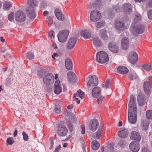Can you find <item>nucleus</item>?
Listing matches in <instances>:
<instances>
[{
	"label": "nucleus",
	"mask_w": 152,
	"mask_h": 152,
	"mask_svg": "<svg viewBox=\"0 0 152 152\" xmlns=\"http://www.w3.org/2000/svg\"><path fill=\"white\" fill-rule=\"evenodd\" d=\"M136 100L134 96H130L128 104V120L131 124H135L137 121V108Z\"/></svg>",
	"instance_id": "f257e3e1"
},
{
	"label": "nucleus",
	"mask_w": 152,
	"mask_h": 152,
	"mask_svg": "<svg viewBox=\"0 0 152 152\" xmlns=\"http://www.w3.org/2000/svg\"><path fill=\"white\" fill-rule=\"evenodd\" d=\"M28 5L26 10V13L27 16L31 20H34L36 16L35 12V7L37 5L35 0H28Z\"/></svg>",
	"instance_id": "f03ea898"
},
{
	"label": "nucleus",
	"mask_w": 152,
	"mask_h": 152,
	"mask_svg": "<svg viewBox=\"0 0 152 152\" xmlns=\"http://www.w3.org/2000/svg\"><path fill=\"white\" fill-rule=\"evenodd\" d=\"M96 61L100 63H105L109 60L108 54L105 51H99L96 53Z\"/></svg>",
	"instance_id": "7ed1b4c3"
},
{
	"label": "nucleus",
	"mask_w": 152,
	"mask_h": 152,
	"mask_svg": "<svg viewBox=\"0 0 152 152\" xmlns=\"http://www.w3.org/2000/svg\"><path fill=\"white\" fill-rule=\"evenodd\" d=\"M132 33L134 36L142 33L145 31L144 26L142 24L134 25L132 23L130 27Z\"/></svg>",
	"instance_id": "20e7f679"
},
{
	"label": "nucleus",
	"mask_w": 152,
	"mask_h": 152,
	"mask_svg": "<svg viewBox=\"0 0 152 152\" xmlns=\"http://www.w3.org/2000/svg\"><path fill=\"white\" fill-rule=\"evenodd\" d=\"M86 83L87 87L89 88L91 86H96L98 83V79L96 75H91L86 78Z\"/></svg>",
	"instance_id": "39448f33"
},
{
	"label": "nucleus",
	"mask_w": 152,
	"mask_h": 152,
	"mask_svg": "<svg viewBox=\"0 0 152 152\" xmlns=\"http://www.w3.org/2000/svg\"><path fill=\"white\" fill-rule=\"evenodd\" d=\"M101 18V13L98 10H94L90 13V19L92 22H95L99 21Z\"/></svg>",
	"instance_id": "423d86ee"
},
{
	"label": "nucleus",
	"mask_w": 152,
	"mask_h": 152,
	"mask_svg": "<svg viewBox=\"0 0 152 152\" xmlns=\"http://www.w3.org/2000/svg\"><path fill=\"white\" fill-rule=\"evenodd\" d=\"M69 31L68 30H62L60 31L57 35L58 41L61 42H65L69 35Z\"/></svg>",
	"instance_id": "0eeeda50"
},
{
	"label": "nucleus",
	"mask_w": 152,
	"mask_h": 152,
	"mask_svg": "<svg viewBox=\"0 0 152 152\" xmlns=\"http://www.w3.org/2000/svg\"><path fill=\"white\" fill-rule=\"evenodd\" d=\"M148 80H146L144 82L143 88L144 91L146 94H149L152 88V78Z\"/></svg>",
	"instance_id": "6e6552de"
},
{
	"label": "nucleus",
	"mask_w": 152,
	"mask_h": 152,
	"mask_svg": "<svg viewBox=\"0 0 152 152\" xmlns=\"http://www.w3.org/2000/svg\"><path fill=\"white\" fill-rule=\"evenodd\" d=\"M124 19L121 21H116L114 24V27L115 29L120 31H123L126 28V26L125 25Z\"/></svg>",
	"instance_id": "1a4fd4ad"
},
{
	"label": "nucleus",
	"mask_w": 152,
	"mask_h": 152,
	"mask_svg": "<svg viewBox=\"0 0 152 152\" xmlns=\"http://www.w3.org/2000/svg\"><path fill=\"white\" fill-rule=\"evenodd\" d=\"M43 82L46 85L49 86L53 84L54 82V78L53 74L49 73L45 75L43 78Z\"/></svg>",
	"instance_id": "9d476101"
},
{
	"label": "nucleus",
	"mask_w": 152,
	"mask_h": 152,
	"mask_svg": "<svg viewBox=\"0 0 152 152\" xmlns=\"http://www.w3.org/2000/svg\"><path fill=\"white\" fill-rule=\"evenodd\" d=\"M15 20L18 22H23L26 19L25 15L22 11L18 10L15 13Z\"/></svg>",
	"instance_id": "9b49d317"
},
{
	"label": "nucleus",
	"mask_w": 152,
	"mask_h": 152,
	"mask_svg": "<svg viewBox=\"0 0 152 152\" xmlns=\"http://www.w3.org/2000/svg\"><path fill=\"white\" fill-rule=\"evenodd\" d=\"M56 132L59 135L64 136L67 133L68 130L65 126L63 125L60 124L58 126V129Z\"/></svg>",
	"instance_id": "f8f14e48"
},
{
	"label": "nucleus",
	"mask_w": 152,
	"mask_h": 152,
	"mask_svg": "<svg viewBox=\"0 0 152 152\" xmlns=\"http://www.w3.org/2000/svg\"><path fill=\"white\" fill-rule=\"evenodd\" d=\"M138 56L137 54L134 51L129 53L128 57V61L132 64H134L137 61Z\"/></svg>",
	"instance_id": "ddd939ff"
},
{
	"label": "nucleus",
	"mask_w": 152,
	"mask_h": 152,
	"mask_svg": "<svg viewBox=\"0 0 152 152\" xmlns=\"http://www.w3.org/2000/svg\"><path fill=\"white\" fill-rule=\"evenodd\" d=\"M129 148L132 152H138L140 149V145L138 142L133 141L130 143Z\"/></svg>",
	"instance_id": "4468645a"
},
{
	"label": "nucleus",
	"mask_w": 152,
	"mask_h": 152,
	"mask_svg": "<svg viewBox=\"0 0 152 152\" xmlns=\"http://www.w3.org/2000/svg\"><path fill=\"white\" fill-rule=\"evenodd\" d=\"M129 133V132L127 129L122 127L118 131V134L120 137L125 138L128 136Z\"/></svg>",
	"instance_id": "2eb2a0df"
},
{
	"label": "nucleus",
	"mask_w": 152,
	"mask_h": 152,
	"mask_svg": "<svg viewBox=\"0 0 152 152\" xmlns=\"http://www.w3.org/2000/svg\"><path fill=\"white\" fill-rule=\"evenodd\" d=\"M61 91L62 89L60 81L59 80H57L55 82L54 92L56 94H58L61 92Z\"/></svg>",
	"instance_id": "dca6fc26"
},
{
	"label": "nucleus",
	"mask_w": 152,
	"mask_h": 152,
	"mask_svg": "<svg viewBox=\"0 0 152 152\" xmlns=\"http://www.w3.org/2000/svg\"><path fill=\"white\" fill-rule=\"evenodd\" d=\"M99 126V123L96 119L92 120L89 125V127L90 130L93 131H95Z\"/></svg>",
	"instance_id": "f3484780"
},
{
	"label": "nucleus",
	"mask_w": 152,
	"mask_h": 152,
	"mask_svg": "<svg viewBox=\"0 0 152 152\" xmlns=\"http://www.w3.org/2000/svg\"><path fill=\"white\" fill-rule=\"evenodd\" d=\"M76 41L77 39L75 37H71L68 41L67 48L69 49H72L75 47Z\"/></svg>",
	"instance_id": "a211bd4d"
},
{
	"label": "nucleus",
	"mask_w": 152,
	"mask_h": 152,
	"mask_svg": "<svg viewBox=\"0 0 152 152\" xmlns=\"http://www.w3.org/2000/svg\"><path fill=\"white\" fill-rule=\"evenodd\" d=\"M70 119V121H67V124L68 127L69 129V131L70 132H72L73 129V126L71 123H75V121L77 120V118L75 115H72Z\"/></svg>",
	"instance_id": "6ab92c4d"
},
{
	"label": "nucleus",
	"mask_w": 152,
	"mask_h": 152,
	"mask_svg": "<svg viewBox=\"0 0 152 152\" xmlns=\"http://www.w3.org/2000/svg\"><path fill=\"white\" fill-rule=\"evenodd\" d=\"M129 45V39L127 37L123 38L121 41V47L122 49L125 50L128 49Z\"/></svg>",
	"instance_id": "aec40b11"
},
{
	"label": "nucleus",
	"mask_w": 152,
	"mask_h": 152,
	"mask_svg": "<svg viewBox=\"0 0 152 152\" xmlns=\"http://www.w3.org/2000/svg\"><path fill=\"white\" fill-rule=\"evenodd\" d=\"M92 30L89 29H85L81 32V36L85 39H89L91 36Z\"/></svg>",
	"instance_id": "412c9836"
},
{
	"label": "nucleus",
	"mask_w": 152,
	"mask_h": 152,
	"mask_svg": "<svg viewBox=\"0 0 152 152\" xmlns=\"http://www.w3.org/2000/svg\"><path fill=\"white\" fill-rule=\"evenodd\" d=\"M68 80L70 83L75 82L76 80V77L75 74L72 72H69L67 74Z\"/></svg>",
	"instance_id": "4be33fe9"
},
{
	"label": "nucleus",
	"mask_w": 152,
	"mask_h": 152,
	"mask_svg": "<svg viewBox=\"0 0 152 152\" xmlns=\"http://www.w3.org/2000/svg\"><path fill=\"white\" fill-rule=\"evenodd\" d=\"M131 139L135 140L137 141H140L141 140V137L139 133L136 131L132 132L130 136Z\"/></svg>",
	"instance_id": "5701e85b"
},
{
	"label": "nucleus",
	"mask_w": 152,
	"mask_h": 152,
	"mask_svg": "<svg viewBox=\"0 0 152 152\" xmlns=\"http://www.w3.org/2000/svg\"><path fill=\"white\" fill-rule=\"evenodd\" d=\"M122 9L124 12L126 13L129 14L132 11V5L128 3H126L123 5Z\"/></svg>",
	"instance_id": "b1692460"
},
{
	"label": "nucleus",
	"mask_w": 152,
	"mask_h": 152,
	"mask_svg": "<svg viewBox=\"0 0 152 152\" xmlns=\"http://www.w3.org/2000/svg\"><path fill=\"white\" fill-rule=\"evenodd\" d=\"M111 52L117 53L119 51V49L118 46L114 42L110 43L108 46Z\"/></svg>",
	"instance_id": "393cba45"
},
{
	"label": "nucleus",
	"mask_w": 152,
	"mask_h": 152,
	"mask_svg": "<svg viewBox=\"0 0 152 152\" xmlns=\"http://www.w3.org/2000/svg\"><path fill=\"white\" fill-rule=\"evenodd\" d=\"M94 45L96 48L102 46V44L101 40L98 37H94L93 39Z\"/></svg>",
	"instance_id": "a878e982"
},
{
	"label": "nucleus",
	"mask_w": 152,
	"mask_h": 152,
	"mask_svg": "<svg viewBox=\"0 0 152 152\" xmlns=\"http://www.w3.org/2000/svg\"><path fill=\"white\" fill-rule=\"evenodd\" d=\"M149 124L146 120L142 121L141 127L142 131L144 132L147 133L148 128Z\"/></svg>",
	"instance_id": "bb28decb"
},
{
	"label": "nucleus",
	"mask_w": 152,
	"mask_h": 152,
	"mask_svg": "<svg viewBox=\"0 0 152 152\" xmlns=\"http://www.w3.org/2000/svg\"><path fill=\"white\" fill-rule=\"evenodd\" d=\"M65 66L68 70H70L72 68V63L71 59L67 58L65 59Z\"/></svg>",
	"instance_id": "cd10ccee"
},
{
	"label": "nucleus",
	"mask_w": 152,
	"mask_h": 152,
	"mask_svg": "<svg viewBox=\"0 0 152 152\" xmlns=\"http://www.w3.org/2000/svg\"><path fill=\"white\" fill-rule=\"evenodd\" d=\"M118 72L122 74H125L128 72V69L125 66H120L117 68Z\"/></svg>",
	"instance_id": "c85d7f7f"
},
{
	"label": "nucleus",
	"mask_w": 152,
	"mask_h": 152,
	"mask_svg": "<svg viewBox=\"0 0 152 152\" xmlns=\"http://www.w3.org/2000/svg\"><path fill=\"white\" fill-rule=\"evenodd\" d=\"M101 89L99 87H95L92 90V95H101Z\"/></svg>",
	"instance_id": "c756f323"
},
{
	"label": "nucleus",
	"mask_w": 152,
	"mask_h": 152,
	"mask_svg": "<svg viewBox=\"0 0 152 152\" xmlns=\"http://www.w3.org/2000/svg\"><path fill=\"white\" fill-rule=\"evenodd\" d=\"M107 31L105 29L100 31L99 35L101 37L103 40H106L108 39V36L107 35Z\"/></svg>",
	"instance_id": "7c9ffc66"
},
{
	"label": "nucleus",
	"mask_w": 152,
	"mask_h": 152,
	"mask_svg": "<svg viewBox=\"0 0 152 152\" xmlns=\"http://www.w3.org/2000/svg\"><path fill=\"white\" fill-rule=\"evenodd\" d=\"M61 105H59V100H56L55 105L54 106L55 112L56 113L59 114L61 112Z\"/></svg>",
	"instance_id": "2f4dec72"
},
{
	"label": "nucleus",
	"mask_w": 152,
	"mask_h": 152,
	"mask_svg": "<svg viewBox=\"0 0 152 152\" xmlns=\"http://www.w3.org/2000/svg\"><path fill=\"white\" fill-rule=\"evenodd\" d=\"M129 78L132 81H136L138 78V76L134 72H130L128 75Z\"/></svg>",
	"instance_id": "473e14b6"
},
{
	"label": "nucleus",
	"mask_w": 152,
	"mask_h": 152,
	"mask_svg": "<svg viewBox=\"0 0 152 152\" xmlns=\"http://www.w3.org/2000/svg\"><path fill=\"white\" fill-rule=\"evenodd\" d=\"M100 146V144L96 140H94L91 142V147L94 150H98Z\"/></svg>",
	"instance_id": "72a5a7b5"
},
{
	"label": "nucleus",
	"mask_w": 152,
	"mask_h": 152,
	"mask_svg": "<svg viewBox=\"0 0 152 152\" xmlns=\"http://www.w3.org/2000/svg\"><path fill=\"white\" fill-rule=\"evenodd\" d=\"M144 96H138L137 102L139 106H142L144 104Z\"/></svg>",
	"instance_id": "f704fd0d"
},
{
	"label": "nucleus",
	"mask_w": 152,
	"mask_h": 152,
	"mask_svg": "<svg viewBox=\"0 0 152 152\" xmlns=\"http://www.w3.org/2000/svg\"><path fill=\"white\" fill-rule=\"evenodd\" d=\"M12 6L11 3L8 1L3 2V8L6 10H8L11 8Z\"/></svg>",
	"instance_id": "c9c22d12"
},
{
	"label": "nucleus",
	"mask_w": 152,
	"mask_h": 152,
	"mask_svg": "<svg viewBox=\"0 0 152 152\" xmlns=\"http://www.w3.org/2000/svg\"><path fill=\"white\" fill-rule=\"evenodd\" d=\"M141 19L142 17L139 14H137L135 15L132 23L134 25L137 24V23L141 21Z\"/></svg>",
	"instance_id": "e433bc0d"
},
{
	"label": "nucleus",
	"mask_w": 152,
	"mask_h": 152,
	"mask_svg": "<svg viewBox=\"0 0 152 152\" xmlns=\"http://www.w3.org/2000/svg\"><path fill=\"white\" fill-rule=\"evenodd\" d=\"M105 25V22L103 21H100L95 23V26L96 29L103 27Z\"/></svg>",
	"instance_id": "4c0bfd02"
},
{
	"label": "nucleus",
	"mask_w": 152,
	"mask_h": 152,
	"mask_svg": "<svg viewBox=\"0 0 152 152\" xmlns=\"http://www.w3.org/2000/svg\"><path fill=\"white\" fill-rule=\"evenodd\" d=\"M142 67L146 71H150L152 69V63L142 65Z\"/></svg>",
	"instance_id": "58836bf2"
},
{
	"label": "nucleus",
	"mask_w": 152,
	"mask_h": 152,
	"mask_svg": "<svg viewBox=\"0 0 152 152\" xmlns=\"http://www.w3.org/2000/svg\"><path fill=\"white\" fill-rule=\"evenodd\" d=\"M94 98L96 99L98 104H101L103 100L104 97L103 96H93Z\"/></svg>",
	"instance_id": "ea45409f"
},
{
	"label": "nucleus",
	"mask_w": 152,
	"mask_h": 152,
	"mask_svg": "<svg viewBox=\"0 0 152 152\" xmlns=\"http://www.w3.org/2000/svg\"><path fill=\"white\" fill-rule=\"evenodd\" d=\"M34 56L32 52L29 51L27 53L26 57L29 60H31L34 58Z\"/></svg>",
	"instance_id": "a19ab883"
},
{
	"label": "nucleus",
	"mask_w": 152,
	"mask_h": 152,
	"mask_svg": "<svg viewBox=\"0 0 152 152\" xmlns=\"http://www.w3.org/2000/svg\"><path fill=\"white\" fill-rule=\"evenodd\" d=\"M55 14L57 18H58L59 19L61 20L62 18H60L59 17L58 15H60L61 14H62L61 10L59 8H57L55 10Z\"/></svg>",
	"instance_id": "79ce46f5"
},
{
	"label": "nucleus",
	"mask_w": 152,
	"mask_h": 152,
	"mask_svg": "<svg viewBox=\"0 0 152 152\" xmlns=\"http://www.w3.org/2000/svg\"><path fill=\"white\" fill-rule=\"evenodd\" d=\"M146 116L147 118L152 119V110H148L146 112Z\"/></svg>",
	"instance_id": "37998d69"
},
{
	"label": "nucleus",
	"mask_w": 152,
	"mask_h": 152,
	"mask_svg": "<svg viewBox=\"0 0 152 152\" xmlns=\"http://www.w3.org/2000/svg\"><path fill=\"white\" fill-rule=\"evenodd\" d=\"M102 131V128H99L97 131L96 133V136L95 137L96 139H98L99 138L100 136Z\"/></svg>",
	"instance_id": "c03bdc74"
},
{
	"label": "nucleus",
	"mask_w": 152,
	"mask_h": 152,
	"mask_svg": "<svg viewBox=\"0 0 152 152\" xmlns=\"http://www.w3.org/2000/svg\"><path fill=\"white\" fill-rule=\"evenodd\" d=\"M7 144L12 145L14 142V141L12 137L8 138L6 141Z\"/></svg>",
	"instance_id": "a18cd8bd"
},
{
	"label": "nucleus",
	"mask_w": 152,
	"mask_h": 152,
	"mask_svg": "<svg viewBox=\"0 0 152 152\" xmlns=\"http://www.w3.org/2000/svg\"><path fill=\"white\" fill-rule=\"evenodd\" d=\"M102 86L103 88H105L106 89H107L109 88L110 86V80L107 79L106 81L105 84L102 83Z\"/></svg>",
	"instance_id": "49530a36"
},
{
	"label": "nucleus",
	"mask_w": 152,
	"mask_h": 152,
	"mask_svg": "<svg viewBox=\"0 0 152 152\" xmlns=\"http://www.w3.org/2000/svg\"><path fill=\"white\" fill-rule=\"evenodd\" d=\"M80 96H73L72 99L74 101H76L77 104H79L80 102Z\"/></svg>",
	"instance_id": "de8ad7c7"
},
{
	"label": "nucleus",
	"mask_w": 152,
	"mask_h": 152,
	"mask_svg": "<svg viewBox=\"0 0 152 152\" xmlns=\"http://www.w3.org/2000/svg\"><path fill=\"white\" fill-rule=\"evenodd\" d=\"M44 74V71L42 69H40L37 71V75L39 77H42Z\"/></svg>",
	"instance_id": "09e8293b"
},
{
	"label": "nucleus",
	"mask_w": 152,
	"mask_h": 152,
	"mask_svg": "<svg viewBox=\"0 0 152 152\" xmlns=\"http://www.w3.org/2000/svg\"><path fill=\"white\" fill-rule=\"evenodd\" d=\"M55 34L54 31L52 30H50L48 33V37L50 39H53L54 38Z\"/></svg>",
	"instance_id": "8fccbe9b"
},
{
	"label": "nucleus",
	"mask_w": 152,
	"mask_h": 152,
	"mask_svg": "<svg viewBox=\"0 0 152 152\" xmlns=\"http://www.w3.org/2000/svg\"><path fill=\"white\" fill-rule=\"evenodd\" d=\"M46 21L49 25H50L52 23L53 20L51 17L48 16L46 18Z\"/></svg>",
	"instance_id": "3c124183"
},
{
	"label": "nucleus",
	"mask_w": 152,
	"mask_h": 152,
	"mask_svg": "<svg viewBox=\"0 0 152 152\" xmlns=\"http://www.w3.org/2000/svg\"><path fill=\"white\" fill-rule=\"evenodd\" d=\"M85 94L84 92L82 91L81 90L79 89L76 93H74L73 95H84Z\"/></svg>",
	"instance_id": "603ef678"
},
{
	"label": "nucleus",
	"mask_w": 152,
	"mask_h": 152,
	"mask_svg": "<svg viewBox=\"0 0 152 152\" xmlns=\"http://www.w3.org/2000/svg\"><path fill=\"white\" fill-rule=\"evenodd\" d=\"M141 150V152H151L148 148L146 146L142 147Z\"/></svg>",
	"instance_id": "864d4df0"
},
{
	"label": "nucleus",
	"mask_w": 152,
	"mask_h": 152,
	"mask_svg": "<svg viewBox=\"0 0 152 152\" xmlns=\"http://www.w3.org/2000/svg\"><path fill=\"white\" fill-rule=\"evenodd\" d=\"M108 149L110 152H111L114 151V147L111 145H108L107 146H106V149Z\"/></svg>",
	"instance_id": "5fc2aeb1"
},
{
	"label": "nucleus",
	"mask_w": 152,
	"mask_h": 152,
	"mask_svg": "<svg viewBox=\"0 0 152 152\" xmlns=\"http://www.w3.org/2000/svg\"><path fill=\"white\" fill-rule=\"evenodd\" d=\"M23 140L25 141H27L28 140V134L25 132L23 131L22 133Z\"/></svg>",
	"instance_id": "6e6d98bb"
},
{
	"label": "nucleus",
	"mask_w": 152,
	"mask_h": 152,
	"mask_svg": "<svg viewBox=\"0 0 152 152\" xmlns=\"http://www.w3.org/2000/svg\"><path fill=\"white\" fill-rule=\"evenodd\" d=\"M8 19L9 21L12 22L13 20V13L11 12L8 16Z\"/></svg>",
	"instance_id": "4d7b16f0"
},
{
	"label": "nucleus",
	"mask_w": 152,
	"mask_h": 152,
	"mask_svg": "<svg viewBox=\"0 0 152 152\" xmlns=\"http://www.w3.org/2000/svg\"><path fill=\"white\" fill-rule=\"evenodd\" d=\"M148 16L149 19L152 20V10H149L148 12Z\"/></svg>",
	"instance_id": "13d9d810"
},
{
	"label": "nucleus",
	"mask_w": 152,
	"mask_h": 152,
	"mask_svg": "<svg viewBox=\"0 0 152 152\" xmlns=\"http://www.w3.org/2000/svg\"><path fill=\"white\" fill-rule=\"evenodd\" d=\"M146 7L147 8L148 7L152 8V0H150L148 1L147 3Z\"/></svg>",
	"instance_id": "bf43d9fd"
},
{
	"label": "nucleus",
	"mask_w": 152,
	"mask_h": 152,
	"mask_svg": "<svg viewBox=\"0 0 152 152\" xmlns=\"http://www.w3.org/2000/svg\"><path fill=\"white\" fill-rule=\"evenodd\" d=\"M106 146L104 147V146H102L101 147V151L102 152H110L108 149H106Z\"/></svg>",
	"instance_id": "052dcab7"
},
{
	"label": "nucleus",
	"mask_w": 152,
	"mask_h": 152,
	"mask_svg": "<svg viewBox=\"0 0 152 152\" xmlns=\"http://www.w3.org/2000/svg\"><path fill=\"white\" fill-rule=\"evenodd\" d=\"M81 127L82 129L81 133L82 134H85V126L83 125H81Z\"/></svg>",
	"instance_id": "680f3d73"
},
{
	"label": "nucleus",
	"mask_w": 152,
	"mask_h": 152,
	"mask_svg": "<svg viewBox=\"0 0 152 152\" xmlns=\"http://www.w3.org/2000/svg\"><path fill=\"white\" fill-rule=\"evenodd\" d=\"M59 15V17H60L61 18H61V20H60V19H59L58 18H57L59 20L62 21V20H64V19H65V17H64V15H63L62 13V14H61L60 15Z\"/></svg>",
	"instance_id": "e2e57ef3"
},
{
	"label": "nucleus",
	"mask_w": 152,
	"mask_h": 152,
	"mask_svg": "<svg viewBox=\"0 0 152 152\" xmlns=\"http://www.w3.org/2000/svg\"><path fill=\"white\" fill-rule=\"evenodd\" d=\"M61 145H59L58 147H56L54 152H59L61 149Z\"/></svg>",
	"instance_id": "0e129e2a"
},
{
	"label": "nucleus",
	"mask_w": 152,
	"mask_h": 152,
	"mask_svg": "<svg viewBox=\"0 0 152 152\" xmlns=\"http://www.w3.org/2000/svg\"><path fill=\"white\" fill-rule=\"evenodd\" d=\"M118 145L121 147H123L124 145V141L123 140H120L118 143Z\"/></svg>",
	"instance_id": "69168bd1"
},
{
	"label": "nucleus",
	"mask_w": 152,
	"mask_h": 152,
	"mask_svg": "<svg viewBox=\"0 0 152 152\" xmlns=\"http://www.w3.org/2000/svg\"><path fill=\"white\" fill-rule=\"evenodd\" d=\"M58 56V54L57 53H54L52 55V58L54 59Z\"/></svg>",
	"instance_id": "338daca9"
},
{
	"label": "nucleus",
	"mask_w": 152,
	"mask_h": 152,
	"mask_svg": "<svg viewBox=\"0 0 152 152\" xmlns=\"http://www.w3.org/2000/svg\"><path fill=\"white\" fill-rule=\"evenodd\" d=\"M52 46L54 49L55 50L57 49L58 48L57 45L55 43H53L52 44Z\"/></svg>",
	"instance_id": "774afa93"
}]
</instances>
